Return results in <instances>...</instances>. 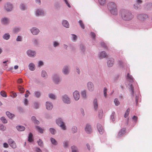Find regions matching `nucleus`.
<instances>
[{
  "label": "nucleus",
  "mask_w": 152,
  "mask_h": 152,
  "mask_svg": "<svg viewBox=\"0 0 152 152\" xmlns=\"http://www.w3.org/2000/svg\"><path fill=\"white\" fill-rule=\"evenodd\" d=\"M121 16L122 18L125 20H129L133 17V15L129 11L125 10H122L121 11Z\"/></svg>",
  "instance_id": "nucleus-1"
},
{
  "label": "nucleus",
  "mask_w": 152,
  "mask_h": 152,
  "mask_svg": "<svg viewBox=\"0 0 152 152\" xmlns=\"http://www.w3.org/2000/svg\"><path fill=\"white\" fill-rule=\"evenodd\" d=\"M107 7L112 14L114 15L117 14V6L114 2H109L107 5Z\"/></svg>",
  "instance_id": "nucleus-2"
},
{
  "label": "nucleus",
  "mask_w": 152,
  "mask_h": 152,
  "mask_svg": "<svg viewBox=\"0 0 152 152\" xmlns=\"http://www.w3.org/2000/svg\"><path fill=\"white\" fill-rule=\"evenodd\" d=\"M56 123L64 130L66 129V127L65 126L64 124L62 121V120L61 118H58L56 120Z\"/></svg>",
  "instance_id": "nucleus-3"
},
{
  "label": "nucleus",
  "mask_w": 152,
  "mask_h": 152,
  "mask_svg": "<svg viewBox=\"0 0 152 152\" xmlns=\"http://www.w3.org/2000/svg\"><path fill=\"white\" fill-rule=\"evenodd\" d=\"M148 18V15L145 14H139L137 16V19L141 21H143Z\"/></svg>",
  "instance_id": "nucleus-4"
},
{
  "label": "nucleus",
  "mask_w": 152,
  "mask_h": 152,
  "mask_svg": "<svg viewBox=\"0 0 152 152\" xmlns=\"http://www.w3.org/2000/svg\"><path fill=\"white\" fill-rule=\"evenodd\" d=\"M4 8L7 11H10L12 10L13 7L11 4L10 3H7L5 4Z\"/></svg>",
  "instance_id": "nucleus-5"
},
{
  "label": "nucleus",
  "mask_w": 152,
  "mask_h": 152,
  "mask_svg": "<svg viewBox=\"0 0 152 152\" xmlns=\"http://www.w3.org/2000/svg\"><path fill=\"white\" fill-rule=\"evenodd\" d=\"M62 100L63 102L69 104L70 103L69 98L66 95L63 96Z\"/></svg>",
  "instance_id": "nucleus-6"
},
{
  "label": "nucleus",
  "mask_w": 152,
  "mask_h": 152,
  "mask_svg": "<svg viewBox=\"0 0 152 152\" xmlns=\"http://www.w3.org/2000/svg\"><path fill=\"white\" fill-rule=\"evenodd\" d=\"M1 21L2 23L4 25L10 23L9 19L8 18L5 17L2 18Z\"/></svg>",
  "instance_id": "nucleus-7"
},
{
  "label": "nucleus",
  "mask_w": 152,
  "mask_h": 152,
  "mask_svg": "<svg viewBox=\"0 0 152 152\" xmlns=\"http://www.w3.org/2000/svg\"><path fill=\"white\" fill-rule=\"evenodd\" d=\"M126 130L125 128L122 129L119 132L117 135L118 137H120L122 136L125 133Z\"/></svg>",
  "instance_id": "nucleus-8"
},
{
  "label": "nucleus",
  "mask_w": 152,
  "mask_h": 152,
  "mask_svg": "<svg viewBox=\"0 0 152 152\" xmlns=\"http://www.w3.org/2000/svg\"><path fill=\"white\" fill-rule=\"evenodd\" d=\"M97 128L99 133L101 134H102L104 132V129L102 126L100 124H97Z\"/></svg>",
  "instance_id": "nucleus-9"
},
{
  "label": "nucleus",
  "mask_w": 152,
  "mask_h": 152,
  "mask_svg": "<svg viewBox=\"0 0 152 152\" xmlns=\"http://www.w3.org/2000/svg\"><path fill=\"white\" fill-rule=\"evenodd\" d=\"M73 96L76 100H77L79 99L80 96L78 91H76L73 93Z\"/></svg>",
  "instance_id": "nucleus-10"
},
{
  "label": "nucleus",
  "mask_w": 152,
  "mask_h": 152,
  "mask_svg": "<svg viewBox=\"0 0 152 152\" xmlns=\"http://www.w3.org/2000/svg\"><path fill=\"white\" fill-rule=\"evenodd\" d=\"M87 86L88 88L90 91H92L94 90V86L93 83L91 82H89L88 83Z\"/></svg>",
  "instance_id": "nucleus-11"
},
{
  "label": "nucleus",
  "mask_w": 152,
  "mask_h": 152,
  "mask_svg": "<svg viewBox=\"0 0 152 152\" xmlns=\"http://www.w3.org/2000/svg\"><path fill=\"white\" fill-rule=\"evenodd\" d=\"M114 59L113 58H109L107 61V63L109 67H111L114 63Z\"/></svg>",
  "instance_id": "nucleus-12"
},
{
  "label": "nucleus",
  "mask_w": 152,
  "mask_h": 152,
  "mask_svg": "<svg viewBox=\"0 0 152 152\" xmlns=\"http://www.w3.org/2000/svg\"><path fill=\"white\" fill-rule=\"evenodd\" d=\"M85 129L86 132L88 133H91L92 132L91 126L88 124L86 125Z\"/></svg>",
  "instance_id": "nucleus-13"
},
{
  "label": "nucleus",
  "mask_w": 152,
  "mask_h": 152,
  "mask_svg": "<svg viewBox=\"0 0 152 152\" xmlns=\"http://www.w3.org/2000/svg\"><path fill=\"white\" fill-rule=\"evenodd\" d=\"M27 53L29 56L33 57L35 55L36 53L35 51H32L31 50H28L27 51Z\"/></svg>",
  "instance_id": "nucleus-14"
},
{
  "label": "nucleus",
  "mask_w": 152,
  "mask_h": 152,
  "mask_svg": "<svg viewBox=\"0 0 152 152\" xmlns=\"http://www.w3.org/2000/svg\"><path fill=\"white\" fill-rule=\"evenodd\" d=\"M107 56L106 53L105 51H102L99 55V57L100 59L106 57Z\"/></svg>",
  "instance_id": "nucleus-15"
},
{
  "label": "nucleus",
  "mask_w": 152,
  "mask_h": 152,
  "mask_svg": "<svg viewBox=\"0 0 152 152\" xmlns=\"http://www.w3.org/2000/svg\"><path fill=\"white\" fill-rule=\"evenodd\" d=\"M31 31L33 34L36 35L39 32V30L37 28H33L31 30Z\"/></svg>",
  "instance_id": "nucleus-16"
},
{
  "label": "nucleus",
  "mask_w": 152,
  "mask_h": 152,
  "mask_svg": "<svg viewBox=\"0 0 152 152\" xmlns=\"http://www.w3.org/2000/svg\"><path fill=\"white\" fill-rule=\"evenodd\" d=\"M46 107L47 110H50L53 107V105L51 103L47 102Z\"/></svg>",
  "instance_id": "nucleus-17"
},
{
  "label": "nucleus",
  "mask_w": 152,
  "mask_h": 152,
  "mask_svg": "<svg viewBox=\"0 0 152 152\" xmlns=\"http://www.w3.org/2000/svg\"><path fill=\"white\" fill-rule=\"evenodd\" d=\"M127 79L130 82H133L134 81V78L132 76L128 73L127 75Z\"/></svg>",
  "instance_id": "nucleus-18"
},
{
  "label": "nucleus",
  "mask_w": 152,
  "mask_h": 152,
  "mask_svg": "<svg viewBox=\"0 0 152 152\" xmlns=\"http://www.w3.org/2000/svg\"><path fill=\"white\" fill-rule=\"evenodd\" d=\"M44 12L42 10H37L36 14L37 16L42 15L44 14Z\"/></svg>",
  "instance_id": "nucleus-19"
},
{
  "label": "nucleus",
  "mask_w": 152,
  "mask_h": 152,
  "mask_svg": "<svg viewBox=\"0 0 152 152\" xmlns=\"http://www.w3.org/2000/svg\"><path fill=\"white\" fill-rule=\"evenodd\" d=\"M16 128L19 131H23L25 129V127L22 126H16Z\"/></svg>",
  "instance_id": "nucleus-20"
},
{
  "label": "nucleus",
  "mask_w": 152,
  "mask_h": 152,
  "mask_svg": "<svg viewBox=\"0 0 152 152\" xmlns=\"http://www.w3.org/2000/svg\"><path fill=\"white\" fill-rule=\"evenodd\" d=\"M62 24L66 28H68L69 27V23L66 20H64L62 23Z\"/></svg>",
  "instance_id": "nucleus-21"
},
{
  "label": "nucleus",
  "mask_w": 152,
  "mask_h": 152,
  "mask_svg": "<svg viewBox=\"0 0 152 152\" xmlns=\"http://www.w3.org/2000/svg\"><path fill=\"white\" fill-rule=\"evenodd\" d=\"M29 69L31 71H34L35 69L34 65L33 63H31L29 65Z\"/></svg>",
  "instance_id": "nucleus-22"
},
{
  "label": "nucleus",
  "mask_w": 152,
  "mask_h": 152,
  "mask_svg": "<svg viewBox=\"0 0 152 152\" xmlns=\"http://www.w3.org/2000/svg\"><path fill=\"white\" fill-rule=\"evenodd\" d=\"M97 100V99H95L93 102L94 108L96 110L98 107Z\"/></svg>",
  "instance_id": "nucleus-23"
},
{
  "label": "nucleus",
  "mask_w": 152,
  "mask_h": 152,
  "mask_svg": "<svg viewBox=\"0 0 152 152\" xmlns=\"http://www.w3.org/2000/svg\"><path fill=\"white\" fill-rule=\"evenodd\" d=\"M63 72L64 74H67L68 73V67L66 66H65L63 69Z\"/></svg>",
  "instance_id": "nucleus-24"
},
{
  "label": "nucleus",
  "mask_w": 152,
  "mask_h": 152,
  "mask_svg": "<svg viewBox=\"0 0 152 152\" xmlns=\"http://www.w3.org/2000/svg\"><path fill=\"white\" fill-rule=\"evenodd\" d=\"M6 114L8 117L10 118H12V117L14 116V115L10 113L9 112H7L6 113Z\"/></svg>",
  "instance_id": "nucleus-25"
},
{
  "label": "nucleus",
  "mask_w": 152,
  "mask_h": 152,
  "mask_svg": "<svg viewBox=\"0 0 152 152\" xmlns=\"http://www.w3.org/2000/svg\"><path fill=\"white\" fill-rule=\"evenodd\" d=\"M31 119L32 121H33L34 123L36 124H38L39 123V121L36 120V118L34 116H32L31 118Z\"/></svg>",
  "instance_id": "nucleus-26"
},
{
  "label": "nucleus",
  "mask_w": 152,
  "mask_h": 152,
  "mask_svg": "<svg viewBox=\"0 0 152 152\" xmlns=\"http://www.w3.org/2000/svg\"><path fill=\"white\" fill-rule=\"evenodd\" d=\"M10 37V34H4L3 37V38L6 40L8 39Z\"/></svg>",
  "instance_id": "nucleus-27"
},
{
  "label": "nucleus",
  "mask_w": 152,
  "mask_h": 152,
  "mask_svg": "<svg viewBox=\"0 0 152 152\" xmlns=\"http://www.w3.org/2000/svg\"><path fill=\"white\" fill-rule=\"evenodd\" d=\"M32 134L31 133H30L28 137V141L29 142H31L33 141V139L32 138Z\"/></svg>",
  "instance_id": "nucleus-28"
},
{
  "label": "nucleus",
  "mask_w": 152,
  "mask_h": 152,
  "mask_svg": "<svg viewBox=\"0 0 152 152\" xmlns=\"http://www.w3.org/2000/svg\"><path fill=\"white\" fill-rule=\"evenodd\" d=\"M37 130L41 133H43V130L41 127L39 126H36Z\"/></svg>",
  "instance_id": "nucleus-29"
},
{
  "label": "nucleus",
  "mask_w": 152,
  "mask_h": 152,
  "mask_svg": "<svg viewBox=\"0 0 152 152\" xmlns=\"http://www.w3.org/2000/svg\"><path fill=\"white\" fill-rule=\"evenodd\" d=\"M18 89L21 93H23L24 92L25 90L24 88L20 86H18Z\"/></svg>",
  "instance_id": "nucleus-30"
},
{
  "label": "nucleus",
  "mask_w": 152,
  "mask_h": 152,
  "mask_svg": "<svg viewBox=\"0 0 152 152\" xmlns=\"http://www.w3.org/2000/svg\"><path fill=\"white\" fill-rule=\"evenodd\" d=\"M130 111V110L129 108L127 109L124 115V117L125 118H126L129 115Z\"/></svg>",
  "instance_id": "nucleus-31"
},
{
  "label": "nucleus",
  "mask_w": 152,
  "mask_h": 152,
  "mask_svg": "<svg viewBox=\"0 0 152 152\" xmlns=\"http://www.w3.org/2000/svg\"><path fill=\"white\" fill-rule=\"evenodd\" d=\"M72 152H78L77 148L75 146H72L71 147Z\"/></svg>",
  "instance_id": "nucleus-32"
},
{
  "label": "nucleus",
  "mask_w": 152,
  "mask_h": 152,
  "mask_svg": "<svg viewBox=\"0 0 152 152\" xmlns=\"http://www.w3.org/2000/svg\"><path fill=\"white\" fill-rule=\"evenodd\" d=\"M79 23L81 27L83 29L85 28L84 25L83 23V21L81 20H80L79 21Z\"/></svg>",
  "instance_id": "nucleus-33"
},
{
  "label": "nucleus",
  "mask_w": 152,
  "mask_h": 152,
  "mask_svg": "<svg viewBox=\"0 0 152 152\" xmlns=\"http://www.w3.org/2000/svg\"><path fill=\"white\" fill-rule=\"evenodd\" d=\"M6 129V127L2 124H0V130L4 131Z\"/></svg>",
  "instance_id": "nucleus-34"
},
{
  "label": "nucleus",
  "mask_w": 152,
  "mask_h": 152,
  "mask_svg": "<svg viewBox=\"0 0 152 152\" xmlns=\"http://www.w3.org/2000/svg\"><path fill=\"white\" fill-rule=\"evenodd\" d=\"M50 140L51 142L53 144L55 145L57 144V143L55 139L53 138H51Z\"/></svg>",
  "instance_id": "nucleus-35"
},
{
  "label": "nucleus",
  "mask_w": 152,
  "mask_h": 152,
  "mask_svg": "<svg viewBox=\"0 0 152 152\" xmlns=\"http://www.w3.org/2000/svg\"><path fill=\"white\" fill-rule=\"evenodd\" d=\"M1 120L2 122L4 123H7V121L6 120L5 118L4 117H2L1 118Z\"/></svg>",
  "instance_id": "nucleus-36"
},
{
  "label": "nucleus",
  "mask_w": 152,
  "mask_h": 152,
  "mask_svg": "<svg viewBox=\"0 0 152 152\" xmlns=\"http://www.w3.org/2000/svg\"><path fill=\"white\" fill-rule=\"evenodd\" d=\"M42 76L43 77H47V75L46 72L44 71H42Z\"/></svg>",
  "instance_id": "nucleus-37"
},
{
  "label": "nucleus",
  "mask_w": 152,
  "mask_h": 152,
  "mask_svg": "<svg viewBox=\"0 0 152 152\" xmlns=\"http://www.w3.org/2000/svg\"><path fill=\"white\" fill-rule=\"evenodd\" d=\"M114 102L116 106H118L120 104L117 98H116L114 99Z\"/></svg>",
  "instance_id": "nucleus-38"
},
{
  "label": "nucleus",
  "mask_w": 152,
  "mask_h": 152,
  "mask_svg": "<svg viewBox=\"0 0 152 152\" xmlns=\"http://www.w3.org/2000/svg\"><path fill=\"white\" fill-rule=\"evenodd\" d=\"M99 1L100 4L101 5H103L105 4L106 0H99Z\"/></svg>",
  "instance_id": "nucleus-39"
},
{
  "label": "nucleus",
  "mask_w": 152,
  "mask_h": 152,
  "mask_svg": "<svg viewBox=\"0 0 152 152\" xmlns=\"http://www.w3.org/2000/svg\"><path fill=\"white\" fill-rule=\"evenodd\" d=\"M81 94L82 96L84 98H86V94L85 91H83L82 92Z\"/></svg>",
  "instance_id": "nucleus-40"
},
{
  "label": "nucleus",
  "mask_w": 152,
  "mask_h": 152,
  "mask_svg": "<svg viewBox=\"0 0 152 152\" xmlns=\"http://www.w3.org/2000/svg\"><path fill=\"white\" fill-rule=\"evenodd\" d=\"M37 142L39 145L40 146H43V143L41 140L39 139V140L37 141Z\"/></svg>",
  "instance_id": "nucleus-41"
},
{
  "label": "nucleus",
  "mask_w": 152,
  "mask_h": 152,
  "mask_svg": "<svg viewBox=\"0 0 152 152\" xmlns=\"http://www.w3.org/2000/svg\"><path fill=\"white\" fill-rule=\"evenodd\" d=\"M130 89L131 91L132 94L133 95L134 94V88L132 84L130 86Z\"/></svg>",
  "instance_id": "nucleus-42"
},
{
  "label": "nucleus",
  "mask_w": 152,
  "mask_h": 152,
  "mask_svg": "<svg viewBox=\"0 0 152 152\" xmlns=\"http://www.w3.org/2000/svg\"><path fill=\"white\" fill-rule=\"evenodd\" d=\"M20 8L22 10H24L26 9V7L24 4H22L20 6Z\"/></svg>",
  "instance_id": "nucleus-43"
},
{
  "label": "nucleus",
  "mask_w": 152,
  "mask_h": 152,
  "mask_svg": "<svg viewBox=\"0 0 152 152\" xmlns=\"http://www.w3.org/2000/svg\"><path fill=\"white\" fill-rule=\"evenodd\" d=\"M1 95L4 97H6L7 95L5 92L4 91H2L1 92Z\"/></svg>",
  "instance_id": "nucleus-44"
},
{
  "label": "nucleus",
  "mask_w": 152,
  "mask_h": 152,
  "mask_svg": "<svg viewBox=\"0 0 152 152\" xmlns=\"http://www.w3.org/2000/svg\"><path fill=\"white\" fill-rule=\"evenodd\" d=\"M14 142H15L11 139H10L8 140V142L10 145Z\"/></svg>",
  "instance_id": "nucleus-45"
},
{
  "label": "nucleus",
  "mask_w": 152,
  "mask_h": 152,
  "mask_svg": "<svg viewBox=\"0 0 152 152\" xmlns=\"http://www.w3.org/2000/svg\"><path fill=\"white\" fill-rule=\"evenodd\" d=\"M77 129L76 126H73L72 128V131L73 133H75L77 131Z\"/></svg>",
  "instance_id": "nucleus-46"
},
{
  "label": "nucleus",
  "mask_w": 152,
  "mask_h": 152,
  "mask_svg": "<svg viewBox=\"0 0 152 152\" xmlns=\"http://www.w3.org/2000/svg\"><path fill=\"white\" fill-rule=\"evenodd\" d=\"M103 111L100 110L99 112V118H101L102 116H103Z\"/></svg>",
  "instance_id": "nucleus-47"
},
{
  "label": "nucleus",
  "mask_w": 152,
  "mask_h": 152,
  "mask_svg": "<svg viewBox=\"0 0 152 152\" xmlns=\"http://www.w3.org/2000/svg\"><path fill=\"white\" fill-rule=\"evenodd\" d=\"M49 97L51 99H55V96L53 94H50L49 95Z\"/></svg>",
  "instance_id": "nucleus-48"
},
{
  "label": "nucleus",
  "mask_w": 152,
  "mask_h": 152,
  "mask_svg": "<svg viewBox=\"0 0 152 152\" xmlns=\"http://www.w3.org/2000/svg\"><path fill=\"white\" fill-rule=\"evenodd\" d=\"M35 96L37 98L39 97L40 95V93L39 92L37 91L35 93Z\"/></svg>",
  "instance_id": "nucleus-49"
},
{
  "label": "nucleus",
  "mask_w": 152,
  "mask_h": 152,
  "mask_svg": "<svg viewBox=\"0 0 152 152\" xmlns=\"http://www.w3.org/2000/svg\"><path fill=\"white\" fill-rule=\"evenodd\" d=\"M107 89L106 88H104V95L105 97H106L107 96Z\"/></svg>",
  "instance_id": "nucleus-50"
},
{
  "label": "nucleus",
  "mask_w": 152,
  "mask_h": 152,
  "mask_svg": "<svg viewBox=\"0 0 152 152\" xmlns=\"http://www.w3.org/2000/svg\"><path fill=\"white\" fill-rule=\"evenodd\" d=\"M50 131L52 134H54L56 132L55 130L52 128H50Z\"/></svg>",
  "instance_id": "nucleus-51"
},
{
  "label": "nucleus",
  "mask_w": 152,
  "mask_h": 152,
  "mask_svg": "<svg viewBox=\"0 0 152 152\" xmlns=\"http://www.w3.org/2000/svg\"><path fill=\"white\" fill-rule=\"evenodd\" d=\"M10 146L14 148H15L16 147V145L15 142H14L12 144L10 145Z\"/></svg>",
  "instance_id": "nucleus-52"
},
{
  "label": "nucleus",
  "mask_w": 152,
  "mask_h": 152,
  "mask_svg": "<svg viewBox=\"0 0 152 152\" xmlns=\"http://www.w3.org/2000/svg\"><path fill=\"white\" fill-rule=\"evenodd\" d=\"M54 80L55 83H58V82H59L60 80L57 77V78H54Z\"/></svg>",
  "instance_id": "nucleus-53"
},
{
  "label": "nucleus",
  "mask_w": 152,
  "mask_h": 152,
  "mask_svg": "<svg viewBox=\"0 0 152 152\" xmlns=\"http://www.w3.org/2000/svg\"><path fill=\"white\" fill-rule=\"evenodd\" d=\"M115 114V112L113 113L111 117V118L113 121H114L115 120V118H114V115Z\"/></svg>",
  "instance_id": "nucleus-54"
},
{
  "label": "nucleus",
  "mask_w": 152,
  "mask_h": 152,
  "mask_svg": "<svg viewBox=\"0 0 152 152\" xmlns=\"http://www.w3.org/2000/svg\"><path fill=\"white\" fill-rule=\"evenodd\" d=\"M30 94V92L28 91H27L25 94V96L26 97H27Z\"/></svg>",
  "instance_id": "nucleus-55"
},
{
  "label": "nucleus",
  "mask_w": 152,
  "mask_h": 152,
  "mask_svg": "<svg viewBox=\"0 0 152 152\" xmlns=\"http://www.w3.org/2000/svg\"><path fill=\"white\" fill-rule=\"evenodd\" d=\"M72 39L73 40H76L77 39V37L75 35L73 34L72 35Z\"/></svg>",
  "instance_id": "nucleus-56"
},
{
  "label": "nucleus",
  "mask_w": 152,
  "mask_h": 152,
  "mask_svg": "<svg viewBox=\"0 0 152 152\" xmlns=\"http://www.w3.org/2000/svg\"><path fill=\"white\" fill-rule=\"evenodd\" d=\"M23 102L25 105H27L28 104V102L26 99H25Z\"/></svg>",
  "instance_id": "nucleus-57"
},
{
  "label": "nucleus",
  "mask_w": 152,
  "mask_h": 152,
  "mask_svg": "<svg viewBox=\"0 0 152 152\" xmlns=\"http://www.w3.org/2000/svg\"><path fill=\"white\" fill-rule=\"evenodd\" d=\"M20 31V29L18 28H16L14 29V31L15 33H17L19 32Z\"/></svg>",
  "instance_id": "nucleus-58"
},
{
  "label": "nucleus",
  "mask_w": 152,
  "mask_h": 152,
  "mask_svg": "<svg viewBox=\"0 0 152 152\" xmlns=\"http://www.w3.org/2000/svg\"><path fill=\"white\" fill-rule=\"evenodd\" d=\"M91 34L92 38L94 39L96 36L95 34L93 32H91Z\"/></svg>",
  "instance_id": "nucleus-59"
},
{
  "label": "nucleus",
  "mask_w": 152,
  "mask_h": 152,
  "mask_svg": "<svg viewBox=\"0 0 152 152\" xmlns=\"http://www.w3.org/2000/svg\"><path fill=\"white\" fill-rule=\"evenodd\" d=\"M34 105L35 108L36 109H37V108H38L39 104L37 102H35L34 103Z\"/></svg>",
  "instance_id": "nucleus-60"
},
{
  "label": "nucleus",
  "mask_w": 152,
  "mask_h": 152,
  "mask_svg": "<svg viewBox=\"0 0 152 152\" xmlns=\"http://www.w3.org/2000/svg\"><path fill=\"white\" fill-rule=\"evenodd\" d=\"M21 37L20 36H18L16 39V40L18 41H21Z\"/></svg>",
  "instance_id": "nucleus-61"
},
{
  "label": "nucleus",
  "mask_w": 152,
  "mask_h": 152,
  "mask_svg": "<svg viewBox=\"0 0 152 152\" xmlns=\"http://www.w3.org/2000/svg\"><path fill=\"white\" fill-rule=\"evenodd\" d=\"M64 1L65 2V3H66V4L69 7H71V6L69 4V3L68 2V1H67V0H64Z\"/></svg>",
  "instance_id": "nucleus-62"
},
{
  "label": "nucleus",
  "mask_w": 152,
  "mask_h": 152,
  "mask_svg": "<svg viewBox=\"0 0 152 152\" xmlns=\"http://www.w3.org/2000/svg\"><path fill=\"white\" fill-rule=\"evenodd\" d=\"M3 146L4 148H7L9 146L7 143H4L3 144Z\"/></svg>",
  "instance_id": "nucleus-63"
},
{
  "label": "nucleus",
  "mask_w": 152,
  "mask_h": 152,
  "mask_svg": "<svg viewBox=\"0 0 152 152\" xmlns=\"http://www.w3.org/2000/svg\"><path fill=\"white\" fill-rule=\"evenodd\" d=\"M64 147L65 148L67 147L68 146V143L67 142H65L64 143Z\"/></svg>",
  "instance_id": "nucleus-64"
}]
</instances>
